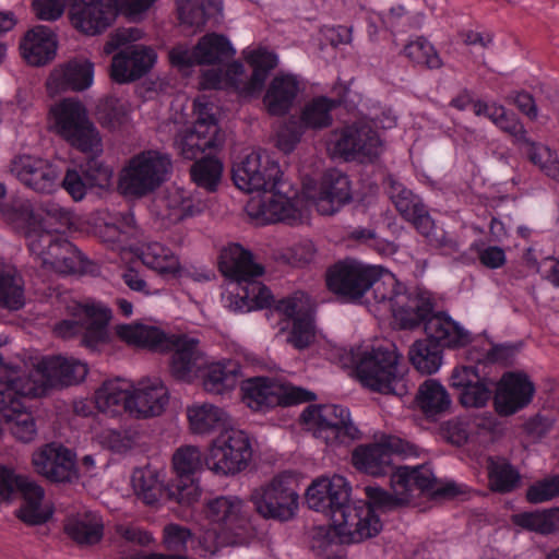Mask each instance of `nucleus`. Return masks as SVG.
Returning <instances> with one entry per match:
<instances>
[{
    "instance_id": "f3484780",
    "label": "nucleus",
    "mask_w": 559,
    "mask_h": 559,
    "mask_svg": "<svg viewBox=\"0 0 559 559\" xmlns=\"http://www.w3.org/2000/svg\"><path fill=\"white\" fill-rule=\"evenodd\" d=\"M377 278V266L355 259L338 261L326 271L328 288L348 300L360 299Z\"/></svg>"
},
{
    "instance_id": "7c9ffc66",
    "label": "nucleus",
    "mask_w": 559,
    "mask_h": 559,
    "mask_svg": "<svg viewBox=\"0 0 559 559\" xmlns=\"http://www.w3.org/2000/svg\"><path fill=\"white\" fill-rule=\"evenodd\" d=\"M94 64L87 59H73L56 68L47 80V88L50 94L61 91L81 92L93 83Z\"/></svg>"
},
{
    "instance_id": "2eb2a0df",
    "label": "nucleus",
    "mask_w": 559,
    "mask_h": 559,
    "mask_svg": "<svg viewBox=\"0 0 559 559\" xmlns=\"http://www.w3.org/2000/svg\"><path fill=\"white\" fill-rule=\"evenodd\" d=\"M413 445L400 437L382 433L374 442L358 445L352 453V463L360 472L382 476L392 471L393 454H412Z\"/></svg>"
},
{
    "instance_id": "a878e982",
    "label": "nucleus",
    "mask_w": 559,
    "mask_h": 559,
    "mask_svg": "<svg viewBox=\"0 0 559 559\" xmlns=\"http://www.w3.org/2000/svg\"><path fill=\"white\" fill-rule=\"evenodd\" d=\"M450 385L459 392L464 407H484L491 397L495 382L480 374L475 366H460L453 369Z\"/></svg>"
},
{
    "instance_id": "6ab92c4d",
    "label": "nucleus",
    "mask_w": 559,
    "mask_h": 559,
    "mask_svg": "<svg viewBox=\"0 0 559 559\" xmlns=\"http://www.w3.org/2000/svg\"><path fill=\"white\" fill-rule=\"evenodd\" d=\"M385 192L399 214L426 238H431L436 229L435 221L421 198L393 176L384 179Z\"/></svg>"
},
{
    "instance_id": "79ce46f5",
    "label": "nucleus",
    "mask_w": 559,
    "mask_h": 559,
    "mask_svg": "<svg viewBox=\"0 0 559 559\" xmlns=\"http://www.w3.org/2000/svg\"><path fill=\"white\" fill-rule=\"evenodd\" d=\"M340 104V100L325 96L314 97L302 107L299 122L305 129L310 130L329 128L333 122L332 110Z\"/></svg>"
},
{
    "instance_id": "dca6fc26",
    "label": "nucleus",
    "mask_w": 559,
    "mask_h": 559,
    "mask_svg": "<svg viewBox=\"0 0 559 559\" xmlns=\"http://www.w3.org/2000/svg\"><path fill=\"white\" fill-rule=\"evenodd\" d=\"M334 153L346 160L372 162L382 152L378 132L366 122L345 126L332 133Z\"/></svg>"
},
{
    "instance_id": "393cba45",
    "label": "nucleus",
    "mask_w": 559,
    "mask_h": 559,
    "mask_svg": "<svg viewBox=\"0 0 559 559\" xmlns=\"http://www.w3.org/2000/svg\"><path fill=\"white\" fill-rule=\"evenodd\" d=\"M43 395V388L32 373L26 374L16 369H10L0 376V414L4 418H12L19 411H23L25 397Z\"/></svg>"
},
{
    "instance_id": "c03bdc74",
    "label": "nucleus",
    "mask_w": 559,
    "mask_h": 559,
    "mask_svg": "<svg viewBox=\"0 0 559 559\" xmlns=\"http://www.w3.org/2000/svg\"><path fill=\"white\" fill-rule=\"evenodd\" d=\"M140 258L147 267L160 275L176 276L180 271V263L174 252L159 242H150L143 246Z\"/></svg>"
},
{
    "instance_id": "c756f323",
    "label": "nucleus",
    "mask_w": 559,
    "mask_h": 559,
    "mask_svg": "<svg viewBox=\"0 0 559 559\" xmlns=\"http://www.w3.org/2000/svg\"><path fill=\"white\" fill-rule=\"evenodd\" d=\"M156 61L153 48L131 45L114 56L111 78L118 83L135 81L145 75Z\"/></svg>"
},
{
    "instance_id": "603ef678",
    "label": "nucleus",
    "mask_w": 559,
    "mask_h": 559,
    "mask_svg": "<svg viewBox=\"0 0 559 559\" xmlns=\"http://www.w3.org/2000/svg\"><path fill=\"white\" fill-rule=\"evenodd\" d=\"M223 174V164L211 155L195 160L190 168L192 181L207 192L216 191Z\"/></svg>"
},
{
    "instance_id": "8fccbe9b",
    "label": "nucleus",
    "mask_w": 559,
    "mask_h": 559,
    "mask_svg": "<svg viewBox=\"0 0 559 559\" xmlns=\"http://www.w3.org/2000/svg\"><path fill=\"white\" fill-rule=\"evenodd\" d=\"M190 427L195 433H207L225 423V412L212 404L192 405L187 408Z\"/></svg>"
},
{
    "instance_id": "20e7f679",
    "label": "nucleus",
    "mask_w": 559,
    "mask_h": 559,
    "mask_svg": "<svg viewBox=\"0 0 559 559\" xmlns=\"http://www.w3.org/2000/svg\"><path fill=\"white\" fill-rule=\"evenodd\" d=\"M353 361L359 380L370 390L400 397L408 393V383L394 349L381 346L364 352L358 349L353 353Z\"/></svg>"
},
{
    "instance_id": "5fc2aeb1",
    "label": "nucleus",
    "mask_w": 559,
    "mask_h": 559,
    "mask_svg": "<svg viewBox=\"0 0 559 559\" xmlns=\"http://www.w3.org/2000/svg\"><path fill=\"white\" fill-rule=\"evenodd\" d=\"M372 294L376 302L382 304L391 312L394 309V300L397 296L403 295L406 289L404 285L389 272L382 274V269L377 266V278L373 281Z\"/></svg>"
},
{
    "instance_id": "f257e3e1",
    "label": "nucleus",
    "mask_w": 559,
    "mask_h": 559,
    "mask_svg": "<svg viewBox=\"0 0 559 559\" xmlns=\"http://www.w3.org/2000/svg\"><path fill=\"white\" fill-rule=\"evenodd\" d=\"M415 488L438 495L453 493V486L437 487L429 467L401 466L391 474V491L376 486L365 487L366 502L350 504V486L341 475L314 480L307 489L306 501L310 509L330 515L343 543H359L381 531L376 509L385 512L407 506Z\"/></svg>"
},
{
    "instance_id": "bf43d9fd",
    "label": "nucleus",
    "mask_w": 559,
    "mask_h": 559,
    "mask_svg": "<svg viewBox=\"0 0 559 559\" xmlns=\"http://www.w3.org/2000/svg\"><path fill=\"white\" fill-rule=\"evenodd\" d=\"M5 219L23 235L37 224L32 205L27 201H16L2 207Z\"/></svg>"
},
{
    "instance_id": "6e6552de",
    "label": "nucleus",
    "mask_w": 559,
    "mask_h": 559,
    "mask_svg": "<svg viewBox=\"0 0 559 559\" xmlns=\"http://www.w3.org/2000/svg\"><path fill=\"white\" fill-rule=\"evenodd\" d=\"M301 420L328 445L350 444L360 439V431L353 423L349 411L337 404H312L301 413Z\"/></svg>"
},
{
    "instance_id": "1a4fd4ad",
    "label": "nucleus",
    "mask_w": 559,
    "mask_h": 559,
    "mask_svg": "<svg viewBox=\"0 0 559 559\" xmlns=\"http://www.w3.org/2000/svg\"><path fill=\"white\" fill-rule=\"evenodd\" d=\"M52 114L57 132L72 146L86 154L103 152L102 138L81 102L63 99L52 108Z\"/></svg>"
},
{
    "instance_id": "a19ab883",
    "label": "nucleus",
    "mask_w": 559,
    "mask_h": 559,
    "mask_svg": "<svg viewBox=\"0 0 559 559\" xmlns=\"http://www.w3.org/2000/svg\"><path fill=\"white\" fill-rule=\"evenodd\" d=\"M246 59L253 71L249 81L241 87V93L252 95L263 88L270 71L277 66L278 59L274 52L261 47L248 51Z\"/></svg>"
},
{
    "instance_id": "13d9d810",
    "label": "nucleus",
    "mask_w": 559,
    "mask_h": 559,
    "mask_svg": "<svg viewBox=\"0 0 559 559\" xmlns=\"http://www.w3.org/2000/svg\"><path fill=\"white\" fill-rule=\"evenodd\" d=\"M316 341L314 321L310 314L296 317L292 321V328L287 342L296 349L308 348Z\"/></svg>"
},
{
    "instance_id": "f704fd0d",
    "label": "nucleus",
    "mask_w": 559,
    "mask_h": 559,
    "mask_svg": "<svg viewBox=\"0 0 559 559\" xmlns=\"http://www.w3.org/2000/svg\"><path fill=\"white\" fill-rule=\"evenodd\" d=\"M300 83L293 74H277L270 82L263 97V104L271 116H284L292 109Z\"/></svg>"
},
{
    "instance_id": "4c0bfd02",
    "label": "nucleus",
    "mask_w": 559,
    "mask_h": 559,
    "mask_svg": "<svg viewBox=\"0 0 559 559\" xmlns=\"http://www.w3.org/2000/svg\"><path fill=\"white\" fill-rule=\"evenodd\" d=\"M131 388L132 384L122 379L105 381L95 392L97 409L109 416L129 413Z\"/></svg>"
},
{
    "instance_id": "f8f14e48",
    "label": "nucleus",
    "mask_w": 559,
    "mask_h": 559,
    "mask_svg": "<svg viewBox=\"0 0 559 559\" xmlns=\"http://www.w3.org/2000/svg\"><path fill=\"white\" fill-rule=\"evenodd\" d=\"M299 495L295 480L287 475L274 477L267 485L254 489L251 501L264 519L288 521L298 509Z\"/></svg>"
},
{
    "instance_id": "6e6d98bb",
    "label": "nucleus",
    "mask_w": 559,
    "mask_h": 559,
    "mask_svg": "<svg viewBox=\"0 0 559 559\" xmlns=\"http://www.w3.org/2000/svg\"><path fill=\"white\" fill-rule=\"evenodd\" d=\"M212 9L211 0H177L179 20L190 27L204 26Z\"/></svg>"
},
{
    "instance_id": "3c124183",
    "label": "nucleus",
    "mask_w": 559,
    "mask_h": 559,
    "mask_svg": "<svg viewBox=\"0 0 559 559\" xmlns=\"http://www.w3.org/2000/svg\"><path fill=\"white\" fill-rule=\"evenodd\" d=\"M173 467L176 479L173 484H191V476L202 467V454L197 447L185 445L176 450L173 455Z\"/></svg>"
},
{
    "instance_id": "ddd939ff",
    "label": "nucleus",
    "mask_w": 559,
    "mask_h": 559,
    "mask_svg": "<svg viewBox=\"0 0 559 559\" xmlns=\"http://www.w3.org/2000/svg\"><path fill=\"white\" fill-rule=\"evenodd\" d=\"M231 177L235 186L245 192H267L280 185L282 170L265 151H255L234 164Z\"/></svg>"
},
{
    "instance_id": "9d476101",
    "label": "nucleus",
    "mask_w": 559,
    "mask_h": 559,
    "mask_svg": "<svg viewBox=\"0 0 559 559\" xmlns=\"http://www.w3.org/2000/svg\"><path fill=\"white\" fill-rule=\"evenodd\" d=\"M44 495V489L28 477L16 474L9 466H0V497L7 501L24 500L17 511L19 519L24 523L40 525L51 518V509L43 507Z\"/></svg>"
},
{
    "instance_id": "052dcab7",
    "label": "nucleus",
    "mask_w": 559,
    "mask_h": 559,
    "mask_svg": "<svg viewBox=\"0 0 559 559\" xmlns=\"http://www.w3.org/2000/svg\"><path fill=\"white\" fill-rule=\"evenodd\" d=\"M99 443L117 454H126L138 443V432L133 430H104L99 436Z\"/></svg>"
},
{
    "instance_id": "a18cd8bd",
    "label": "nucleus",
    "mask_w": 559,
    "mask_h": 559,
    "mask_svg": "<svg viewBox=\"0 0 559 559\" xmlns=\"http://www.w3.org/2000/svg\"><path fill=\"white\" fill-rule=\"evenodd\" d=\"M489 486L497 492H510L514 490L521 480L519 472L511 463L500 456H490L487 460Z\"/></svg>"
},
{
    "instance_id": "b1692460",
    "label": "nucleus",
    "mask_w": 559,
    "mask_h": 559,
    "mask_svg": "<svg viewBox=\"0 0 559 559\" xmlns=\"http://www.w3.org/2000/svg\"><path fill=\"white\" fill-rule=\"evenodd\" d=\"M305 193L322 215H333L353 200L349 178L334 168L323 174L318 191L306 187Z\"/></svg>"
},
{
    "instance_id": "49530a36",
    "label": "nucleus",
    "mask_w": 559,
    "mask_h": 559,
    "mask_svg": "<svg viewBox=\"0 0 559 559\" xmlns=\"http://www.w3.org/2000/svg\"><path fill=\"white\" fill-rule=\"evenodd\" d=\"M165 206L171 211L169 214L174 221H182L200 214L205 204L195 200L189 191L180 187H171L164 198Z\"/></svg>"
},
{
    "instance_id": "338daca9",
    "label": "nucleus",
    "mask_w": 559,
    "mask_h": 559,
    "mask_svg": "<svg viewBox=\"0 0 559 559\" xmlns=\"http://www.w3.org/2000/svg\"><path fill=\"white\" fill-rule=\"evenodd\" d=\"M191 531L182 525L170 523L163 530V544L173 554H181L187 550V544L191 539Z\"/></svg>"
},
{
    "instance_id": "72a5a7b5",
    "label": "nucleus",
    "mask_w": 559,
    "mask_h": 559,
    "mask_svg": "<svg viewBox=\"0 0 559 559\" xmlns=\"http://www.w3.org/2000/svg\"><path fill=\"white\" fill-rule=\"evenodd\" d=\"M241 367L238 361L224 359L210 361L201 370L199 378L203 389L211 394L223 395L233 391L240 378Z\"/></svg>"
},
{
    "instance_id": "e433bc0d",
    "label": "nucleus",
    "mask_w": 559,
    "mask_h": 559,
    "mask_svg": "<svg viewBox=\"0 0 559 559\" xmlns=\"http://www.w3.org/2000/svg\"><path fill=\"white\" fill-rule=\"evenodd\" d=\"M267 192H272V195L259 206V214L266 223L283 222L295 225L301 222L302 213L297 205V201L282 191L281 182L276 189Z\"/></svg>"
},
{
    "instance_id": "2f4dec72",
    "label": "nucleus",
    "mask_w": 559,
    "mask_h": 559,
    "mask_svg": "<svg viewBox=\"0 0 559 559\" xmlns=\"http://www.w3.org/2000/svg\"><path fill=\"white\" fill-rule=\"evenodd\" d=\"M219 271L224 276L236 281L240 288L252 278L263 274V267L254 263L250 251L238 243L224 248L219 255Z\"/></svg>"
},
{
    "instance_id": "5701e85b",
    "label": "nucleus",
    "mask_w": 559,
    "mask_h": 559,
    "mask_svg": "<svg viewBox=\"0 0 559 559\" xmlns=\"http://www.w3.org/2000/svg\"><path fill=\"white\" fill-rule=\"evenodd\" d=\"M392 316L404 330H413L424 325L426 332L427 323L435 317H450L445 312L435 311V302L427 292L405 289L394 300Z\"/></svg>"
},
{
    "instance_id": "c9c22d12",
    "label": "nucleus",
    "mask_w": 559,
    "mask_h": 559,
    "mask_svg": "<svg viewBox=\"0 0 559 559\" xmlns=\"http://www.w3.org/2000/svg\"><path fill=\"white\" fill-rule=\"evenodd\" d=\"M242 400L253 411L281 405L283 384L265 377L249 378L241 383Z\"/></svg>"
},
{
    "instance_id": "cd10ccee",
    "label": "nucleus",
    "mask_w": 559,
    "mask_h": 559,
    "mask_svg": "<svg viewBox=\"0 0 559 559\" xmlns=\"http://www.w3.org/2000/svg\"><path fill=\"white\" fill-rule=\"evenodd\" d=\"M535 393L534 383L524 372H507L500 380L495 407L499 415L510 416L526 407Z\"/></svg>"
},
{
    "instance_id": "473e14b6",
    "label": "nucleus",
    "mask_w": 559,
    "mask_h": 559,
    "mask_svg": "<svg viewBox=\"0 0 559 559\" xmlns=\"http://www.w3.org/2000/svg\"><path fill=\"white\" fill-rule=\"evenodd\" d=\"M57 40L53 32L44 25L31 28L20 44L23 59L31 66L40 67L56 55Z\"/></svg>"
},
{
    "instance_id": "bb28decb",
    "label": "nucleus",
    "mask_w": 559,
    "mask_h": 559,
    "mask_svg": "<svg viewBox=\"0 0 559 559\" xmlns=\"http://www.w3.org/2000/svg\"><path fill=\"white\" fill-rule=\"evenodd\" d=\"M169 402V391L158 378L140 380L132 385L129 414L135 418H151L162 415Z\"/></svg>"
},
{
    "instance_id": "864d4df0",
    "label": "nucleus",
    "mask_w": 559,
    "mask_h": 559,
    "mask_svg": "<svg viewBox=\"0 0 559 559\" xmlns=\"http://www.w3.org/2000/svg\"><path fill=\"white\" fill-rule=\"evenodd\" d=\"M24 302L22 277L13 269H0V308L19 310Z\"/></svg>"
},
{
    "instance_id": "09e8293b",
    "label": "nucleus",
    "mask_w": 559,
    "mask_h": 559,
    "mask_svg": "<svg viewBox=\"0 0 559 559\" xmlns=\"http://www.w3.org/2000/svg\"><path fill=\"white\" fill-rule=\"evenodd\" d=\"M520 148L533 165L537 166L546 176L559 182V159L554 151L530 138L523 141Z\"/></svg>"
},
{
    "instance_id": "39448f33",
    "label": "nucleus",
    "mask_w": 559,
    "mask_h": 559,
    "mask_svg": "<svg viewBox=\"0 0 559 559\" xmlns=\"http://www.w3.org/2000/svg\"><path fill=\"white\" fill-rule=\"evenodd\" d=\"M173 163L168 154L150 150L131 157L121 169L118 188L126 197L143 198L157 190L169 177Z\"/></svg>"
},
{
    "instance_id": "aec40b11",
    "label": "nucleus",
    "mask_w": 559,
    "mask_h": 559,
    "mask_svg": "<svg viewBox=\"0 0 559 559\" xmlns=\"http://www.w3.org/2000/svg\"><path fill=\"white\" fill-rule=\"evenodd\" d=\"M32 372L37 383L43 388V394L48 389L70 386L82 382L87 374L85 364L62 356H46L40 358Z\"/></svg>"
},
{
    "instance_id": "0e129e2a",
    "label": "nucleus",
    "mask_w": 559,
    "mask_h": 559,
    "mask_svg": "<svg viewBox=\"0 0 559 559\" xmlns=\"http://www.w3.org/2000/svg\"><path fill=\"white\" fill-rule=\"evenodd\" d=\"M91 155L92 157L86 162L82 170L85 176V182H87L91 188L104 189L109 187L112 177L111 168L96 158L98 154Z\"/></svg>"
},
{
    "instance_id": "423d86ee",
    "label": "nucleus",
    "mask_w": 559,
    "mask_h": 559,
    "mask_svg": "<svg viewBox=\"0 0 559 559\" xmlns=\"http://www.w3.org/2000/svg\"><path fill=\"white\" fill-rule=\"evenodd\" d=\"M71 319L61 320L53 325L56 336L70 340L80 338V344L96 349L107 340V325L111 310L100 302H73L68 306Z\"/></svg>"
},
{
    "instance_id": "680f3d73",
    "label": "nucleus",
    "mask_w": 559,
    "mask_h": 559,
    "mask_svg": "<svg viewBox=\"0 0 559 559\" xmlns=\"http://www.w3.org/2000/svg\"><path fill=\"white\" fill-rule=\"evenodd\" d=\"M240 298L248 304V308H269L275 305L271 290L257 278L250 280L241 288Z\"/></svg>"
},
{
    "instance_id": "ea45409f",
    "label": "nucleus",
    "mask_w": 559,
    "mask_h": 559,
    "mask_svg": "<svg viewBox=\"0 0 559 559\" xmlns=\"http://www.w3.org/2000/svg\"><path fill=\"white\" fill-rule=\"evenodd\" d=\"M416 402L425 416L432 419L449 413L452 406L447 389L435 379H427L419 385Z\"/></svg>"
},
{
    "instance_id": "4468645a",
    "label": "nucleus",
    "mask_w": 559,
    "mask_h": 559,
    "mask_svg": "<svg viewBox=\"0 0 559 559\" xmlns=\"http://www.w3.org/2000/svg\"><path fill=\"white\" fill-rule=\"evenodd\" d=\"M194 110L198 115L193 126L180 132L175 139V146L179 154L189 160L197 159L207 150H214L222 145L219 128L209 104L194 102Z\"/></svg>"
},
{
    "instance_id": "c85d7f7f",
    "label": "nucleus",
    "mask_w": 559,
    "mask_h": 559,
    "mask_svg": "<svg viewBox=\"0 0 559 559\" xmlns=\"http://www.w3.org/2000/svg\"><path fill=\"white\" fill-rule=\"evenodd\" d=\"M206 515L230 537L241 539L247 532L249 523L243 510V501L237 496H221L209 500Z\"/></svg>"
},
{
    "instance_id": "7ed1b4c3",
    "label": "nucleus",
    "mask_w": 559,
    "mask_h": 559,
    "mask_svg": "<svg viewBox=\"0 0 559 559\" xmlns=\"http://www.w3.org/2000/svg\"><path fill=\"white\" fill-rule=\"evenodd\" d=\"M425 340L411 346L408 356L413 366L421 373L432 374L442 365L443 349L464 347L471 335L451 317H435L426 325Z\"/></svg>"
},
{
    "instance_id": "58836bf2",
    "label": "nucleus",
    "mask_w": 559,
    "mask_h": 559,
    "mask_svg": "<svg viewBox=\"0 0 559 559\" xmlns=\"http://www.w3.org/2000/svg\"><path fill=\"white\" fill-rule=\"evenodd\" d=\"M64 532L76 544L92 546L104 536V523L99 514L86 511L71 516L64 524Z\"/></svg>"
},
{
    "instance_id": "0eeeda50",
    "label": "nucleus",
    "mask_w": 559,
    "mask_h": 559,
    "mask_svg": "<svg viewBox=\"0 0 559 559\" xmlns=\"http://www.w3.org/2000/svg\"><path fill=\"white\" fill-rule=\"evenodd\" d=\"M156 0H72L70 20L72 25L86 35L106 31L119 12L135 15L147 11Z\"/></svg>"
},
{
    "instance_id": "4d7b16f0",
    "label": "nucleus",
    "mask_w": 559,
    "mask_h": 559,
    "mask_svg": "<svg viewBox=\"0 0 559 559\" xmlns=\"http://www.w3.org/2000/svg\"><path fill=\"white\" fill-rule=\"evenodd\" d=\"M404 51L413 62L428 69H440L443 64L435 47L424 37H418L407 44Z\"/></svg>"
},
{
    "instance_id": "774afa93",
    "label": "nucleus",
    "mask_w": 559,
    "mask_h": 559,
    "mask_svg": "<svg viewBox=\"0 0 559 559\" xmlns=\"http://www.w3.org/2000/svg\"><path fill=\"white\" fill-rule=\"evenodd\" d=\"M310 298L302 292H296L292 296L275 302V310L292 319L309 314Z\"/></svg>"
},
{
    "instance_id": "4be33fe9",
    "label": "nucleus",
    "mask_w": 559,
    "mask_h": 559,
    "mask_svg": "<svg viewBox=\"0 0 559 559\" xmlns=\"http://www.w3.org/2000/svg\"><path fill=\"white\" fill-rule=\"evenodd\" d=\"M32 462L36 472L52 483H72L79 477L75 453L60 443L45 444L34 452Z\"/></svg>"
},
{
    "instance_id": "f03ea898",
    "label": "nucleus",
    "mask_w": 559,
    "mask_h": 559,
    "mask_svg": "<svg viewBox=\"0 0 559 559\" xmlns=\"http://www.w3.org/2000/svg\"><path fill=\"white\" fill-rule=\"evenodd\" d=\"M117 337L126 344L152 352H171L170 376L181 382L191 383L206 366L207 357L200 341L186 334H167L162 329L141 322L118 324Z\"/></svg>"
},
{
    "instance_id": "9b49d317",
    "label": "nucleus",
    "mask_w": 559,
    "mask_h": 559,
    "mask_svg": "<svg viewBox=\"0 0 559 559\" xmlns=\"http://www.w3.org/2000/svg\"><path fill=\"white\" fill-rule=\"evenodd\" d=\"M251 457L249 436L243 430L229 428L213 440L205 464L215 474L235 475L248 466Z\"/></svg>"
},
{
    "instance_id": "412c9836",
    "label": "nucleus",
    "mask_w": 559,
    "mask_h": 559,
    "mask_svg": "<svg viewBox=\"0 0 559 559\" xmlns=\"http://www.w3.org/2000/svg\"><path fill=\"white\" fill-rule=\"evenodd\" d=\"M10 171L21 183L37 193L50 194L59 187L61 170L44 158L17 156L11 162Z\"/></svg>"
},
{
    "instance_id": "a211bd4d",
    "label": "nucleus",
    "mask_w": 559,
    "mask_h": 559,
    "mask_svg": "<svg viewBox=\"0 0 559 559\" xmlns=\"http://www.w3.org/2000/svg\"><path fill=\"white\" fill-rule=\"evenodd\" d=\"M135 493L146 504H154L163 498L179 504H191L197 500V487L191 484H168L166 487L159 480L156 471L145 467L138 468L132 475Z\"/></svg>"
},
{
    "instance_id": "e2e57ef3",
    "label": "nucleus",
    "mask_w": 559,
    "mask_h": 559,
    "mask_svg": "<svg viewBox=\"0 0 559 559\" xmlns=\"http://www.w3.org/2000/svg\"><path fill=\"white\" fill-rule=\"evenodd\" d=\"M126 109L117 98H107L97 106V119L103 127L116 129L126 120Z\"/></svg>"
},
{
    "instance_id": "de8ad7c7",
    "label": "nucleus",
    "mask_w": 559,
    "mask_h": 559,
    "mask_svg": "<svg viewBox=\"0 0 559 559\" xmlns=\"http://www.w3.org/2000/svg\"><path fill=\"white\" fill-rule=\"evenodd\" d=\"M82 261L81 252L75 246L67 239L58 238L56 245H52L48 257L45 258L44 266H49L59 273L76 272Z\"/></svg>"
},
{
    "instance_id": "69168bd1",
    "label": "nucleus",
    "mask_w": 559,
    "mask_h": 559,
    "mask_svg": "<svg viewBox=\"0 0 559 559\" xmlns=\"http://www.w3.org/2000/svg\"><path fill=\"white\" fill-rule=\"evenodd\" d=\"M305 130L295 117L289 118L277 132L276 146L286 154L293 152L300 142Z\"/></svg>"
},
{
    "instance_id": "37998d69",
    "label": "nucleus",
    "mask_w": 559,
    "mask_h": 559,
    "mask_svg": "<svg viewBox=\"0 0 559 559\" xmlns=\"http://www.w3.org/2000/svg\"><path fill=\"white\" fill-rule=\"evenodd\" d=\"M234 55L235 49L224 35L206 34L197 44L198 64H222Z\"/></svg>"
}]
</instances>
